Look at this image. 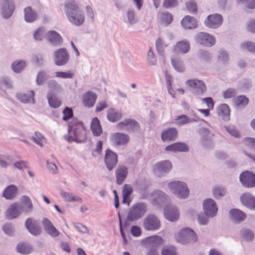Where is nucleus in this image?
Wrapping results in <instances>:
<instances>
[{"label": "nucleus", "mask_w": 255, "mask_h": 255, "mask_svg": "<svg viewBox=\"0 0 255 255\" xmlns=\"http://www.w3.org/2000/svg\"><path fill=\"white\" fill-rule=\"evenodd\" d=\"M55 76L58 78H62L64 79L66 78H72L74 76V74L73 72H72L71 71H68V72H56L55 73Z\"/></svg>", "instance_id": "56"}, {"label": "nucleus", "mask_w": 255, "mask_h": 255, "mask_svg": "<svg viewBox=\"0 0 255 255\" xmlns=\"http://www.w3.org/2000/svg\"><path fill=\"white\" fill-rule=\"evenodd\" d=\"M23 211V207L20 203L11 204L6 212V217L9 220L17 218Z\"/></svg>", "instance_id": "10"}, {"label": "nucleus", "mask_w": 255, "mask_h": 255, "mask_svg": "<svg viewBox=\"0 0 255 255\" xmlns=\"http://www.w3.org/2000/svg\"><path fill=\"white\" fill-rule=\"evenodd\" d=\"M198 56L200 59L204 60H208L211 57V55L210 53L204 50H200L198 51Z\"/></svg>", "instance_id": "63"}, {"label": "nucleus", "mask_w": 255, "mask_h": 255, "mask_svg": "<svg viewBox=\"0 0 255 255\" xmlns=\"http://www.w3.org/2000/svg\"><path fill=\"white\" fill-rule=\"evenodd\" d=\"M47 86L48 89L47 95H57L63 91L61 85L54 80H49Z\"/></svg>", "instance_id": "21"}, {"label": "nucleus", "mask_w": 255, "mask_h": 255, "mask_svg": "<svg viewBox=\"0 0 255 255\" xmlns=\"http://www.w3.org/2000/svg\"><path fill=\"white\" fill-rule=\"evenodd\" d=\"M164 214L165 218L171 222L177 221L179 217L178 210L173 205L165 207L164 210Z\"/></svg>", "instance_id": "18"}, {"label": "nucleus", "mask_w": 255, "mask_h": 255, "mask_svg": "<svg viewBox=\"0 0 255 255\" xmlns=\"http://www.w3.org/2000/svg\"><path fill=\"white\" fill-rule=\"evenodd\" d=\"M159 219L154 215H147L143 220V227L146 231H155L160 227Z\"/></svg>", "instance_id": "7"}, {"label": "nucleus", "mask_w": 255, "mask_h": 255, "mask_svg": "<svg viewBox=\"0 0 255 255\" xmlns=\"http://www.w3.org/2000/svg\"><path fill=\"white\" fill-rule=\"evenodd\" d=\"M178 2L177 0H164L163 6L165 8L174 7L178 5Z\"/></svg>", "instance_id": "61"}, {"label": "nucleus", "mask_w": 255, "mask_h": 255, "mask_svg": "<svg viewBox=\"0 0 255 255\" xmlns=\"http://www.w3.org/2000/svg\"><path fill=\"white\" fill-rule=\"evenodd\" d=\"M15 9V5L12 0H4L1 6V15L4 18L10 17Z\"/></svg>", "instance_id": "14"}, {"label": "nucleus", "mask_w": 255, "mask_h": 255, "mask_svg": "<svg viewBox=\"0 0 255 255\" xmlns=\"http://www.w3.org/2000/svg\"><path fill=\"white\" fill-rule=\"evenodd\" d=\"M85 128H68V134L65 138L69 142H83L86 139Z\"/></svg>", "instance_id": "5"}, {"label": "nucleus", "mask_w": 255, "mask_h": 255, "mask_svg": "<svg viewBox=\"0 0 255 255\" xmlns=\"http://www.w3.org/2000/svg\"><path fill=\"white\" fill-rule=\"evenodd\" d=\"M128 173V168L124 165H120L116 170L117 183L118 185L122 184L125 180Z\"/></svg>", "instance_id": "25"}, {"label": "nucleus", "mask_w": 255, "mask_h": 255, "mask_svg": "<svg viewBox=\"0 0 255 255\" xmlns=\"http://www.w3.org/2000/svg\"><path fill=\"white\" fill-rule=\"evenodd\" d=\"M42 225L44 231L47 234L52 237L58 236L59 234V232L48 219L44 218L42 220Z\"/></svg>", "instance_id": "20"}, {"label": "nucleus", "mask_w": 255, "mask_h": 255, "mask_svg": "<svg viewBox=\"0 0 255 255\" xmlns=\"http://www.w3.org/2000/svg\"><path fill=\"white\" fill-rule=\"evenodd\" d=\"M26 61L25 60L15 61L11 65L12 69L15 73H20L26 66Z\"/></svg>", "instance_id": "39"}, {"label": "nucleus", "mask_w": 255, "mask_h": 255, "mask_svg": "<svg viewBox=\"0 0 255 255\" xmlns=\"http://www.w3.org/2000/svg\"><path fill=\"white\" fill-rule=\"evenodd\" d=\"M64 9L67 18L72 24L80 26L84 23V13L75 1H67L64 5Z\"/></svg>", "instance_id": "1"}, {"label": "nucleus", "mask_w": 255, "mask_h": 255, "mask_svg": "<svg viewBox=\"0 0 255 255\" xmlns=\"http://www.w3.org/2000/svg\"><path fill=\"white\" fill-rule=\"evenodd\" d=\"M147 64L150 66H155L157 64L156 57L150 48L147 54Z\"/></svg>", "instance_id": "45"}, {"label": "nucleus", "mask_w": 255, "mask_h": 255, "mask_svg": "<svg viewBox=\"0 0 255 255\" xmlns=\"http://www.w3.org/2000/svg\"><path fill=\"white\" fill-rule=\"evenodd\" d=\"M243 186L248 188L255 187V174L250 171L243 172L240 176Z\"/></svg>", "instance_id": "12"}, {"label": "nucleus", "mask_w": 255, "mask_h": 255, "mask_svg": "<svg viewBox=\"0 0 255 255\" xmlns=\"http://www.w3.org/2000/svg\"><path fill=\"white\" fill-rule=\"evenodd\" d=\"M186 7L188 10L193 13H195L197 12V4L195 1L190 0L186 2Z\"/></svg>", "instance_id": "60"}, {"label": "nucleus", "mask_w": 255, "mask_h": 255, "mask_svg": "<svg viewBox=\"0 0 255 255\" xmlns=\"http://www.w3.org/2000/svg\"><path fill=\"white\" fill-rule=\"evenodd\" d=\"M45 36V30L43 28H39L33 34L34 39L36 40H42Z\"/></svg>", "instance_id": "57"}, {"label": "nucleus", "mask_w": 255, "mask_h": 255, "mask_svg": "<svg viewBox=\"0 0 255 255\" xmlns=\"http://www.w3.org/2000/svg\"><path fill=\"white\" fill-rule=\"evenodd\" d=\"M213 192L214 197L217 199L224 196L226 194V190L221 186H216L213 188Z\"/></svg>", "instance_id": "48"}, {"label": "nucleus", "mask_w": 255, "mask_h": 255, "mask_svg": "<svg viewBox=\"0 0 255 255\" xmlns=\"http://www.w3.org/2000/svg\"><path fill=\"white\" fill-rule=\"evenodd\" d=\"M34 93L33 91H31L28 93H18L16 94V97L19 101L24 104L31 103L34 104Z\"/></svg>", "instance_id": "29"}, {"label": "nucleus", "mask_w": 255, "mask_h": 255, "mask_svg": "<svg viewBox=\"0 0 255 255\" xmlns=\"http://www.w3.org/2000/svg\"><path fill=\"white\" fill-rule=\"evenodd\" d=\"M182 26L186 29L196 28L197 26V21L193 17L189 15L185 16L181 21Z\"/></svg>", "instance_id": "30"}, {"label": "nucleus", "mask_w": 255, "mask_h": 255, "mask_svg": "<svg viewBox=\"0 0 255 255\" xmlns=\"http://www.w3.org/2000/svg\"><path fill=\"white\" fill-rule=\"evenodd\" d=\"M17 251L22 254L27 255L32 251V248L30 245L20 243L16 247Z\"/></svg>", "instance_id": "44"}, {"label": "nucleus", "mask_w": 255, "mask_h": 255, "mask_svg": "<svg viewBox=\"0 0 255 255\" xmlns=\"http://www.w3.org/2000/svg\"><path fill=\"white\" fill-rule=\"evenodd\" d=\"M243 143L249 149L255 150V138L246 137L243 140Z\"/></svg>", "instance_id": "53"}, {"label": "nucleus", "mask_w": 255, "mask_h": 255, "mask_svg": "<svg viewBox=\"0 0 255 255\" xmlns=\"http://www.w3.org/2000/svg\"><path fill=\"white\" fill-rule=\"evenodd\" d=\"M63 117L62 119L64 121H67L70 119L73 116V111L72 109L68 107H66L63 111Z\"/></svg>", "instance_id": "62"}, {"label": "nucleus", "mask_w": 255, "mask_h": 255, "mask_svg": "<svg viewBox=\"0 0 255 255\" xmlns=\"http://www.w3.org/2000/svg\"><path fill=\"white\" fill-rule=\"evenodd\" d=\"M148 241L153 244V246H158L163 244L164 240L158 236H152L149 238Z\"/></svg>", "instance_id": "55"}, {"label": "nucleus", "mask_w": 255, "mask_h": 255, "mask_svg": "<svg viewBox=\"0 0 255 255\" xmlns=\"http://www.w3.org/2000/svg\"><path fill=\"white\" fill-rule=\"evenodd\" d=\"M32 139L35 143L41 146H42V143L45 140L43 135L40 132L37 131L35 132V134L32 136Z\"/></svg>", "instance_id": "54"}, {"label": "nucleus", "mask_w": 255, "mask_h": 255, "mask_svg": "<svg viewBox=\"0 0 255 255\" xmlns=\"http://www.w3.org/2000/svg\"><path fill=\"white\" fill-rule=\"evenodd\" d=\"M241 47L244 51L251 52H255V43L251 41H246L241 44Z\"/></svg>", "instance_id": "50"}, {"label": "nucleus", "mask_w": 255, "mask_h": 255, "mask_svg": "<svg viewBox=\"0 0 255 255\" xmlns=\"http://www.w3.org/2000/svg\"><path fill=\"white\" fill-rule=\"evenodd\" d=\"M242 238L246 241H251L254 238V234L252 231L244 229L241 231Z\"/></svg>", "instance_id": "58"}, {"label": "nucleus", "mask_w": 255, "mask_h": 255, "mask_svg": "<svg viewBox=\"0 0 255 255\" xmlns=\"http://www.w3.org/2000/svg\"><path fill=\"white\" fill-rule=\"evenodd\" d=\"M239 1L249 9L255 8V0H239Z\"/></svg>", "instance_id": "64"}, {"label": "nucleus", "mask_w": 255, "mask_h": 255, "mask_svg": "<svg viewBox=\"0 0 255 255\" xmlns=\"http://www.w3.org/2000/svg\"><path fill=\"white\" fill-rule=\"evenodd\" d=\"M172 168V164L169 160H164L156 163L155 165V171L159 174L166 173Z\"/></svg>", "instance_id": "28"}, {"label": "nucleus", "mask_w": 255, "mask_h": 255, "mask_svg": "<svg viewBox=\"0 0 255 255\" xmlns=\"http://www.w3.org/2000/svg\"><path fill=\"white\" fill-rule=\"evenodd\" d=\"M218 115L225 121L230 119V110L229 106L225 104L220 105L218 111Z\"/></svg>", "instance_id": "35"}, {"label": "nucleus", "mask_w": 255, "mask_h": 255, "mask_svg": "<svg viewBox=\"0 0 255 255\" xmlns=\"http://www.w3.org/2000/svg\"><path fill=\"white\" fill-rule=\"evenodd\" d=\"M49 78V75L44 70L40 71L36 77V84L37 85H43L46 81Z\"/></svg>", "instance_id": "40"}, {"label": "nucleus", "mask_w": 255, "mask_h": 255, "mask_svg": "<svg viewBox=\"0 0 255 255\" xmlns=\"http://www.w3.org/2000/svg\"><path fill=\"white\" fill-rule=\"evenodd\" d=\"M97 98V95L94 92L88 91L83 95V103L85 107L91 108L94 105Z\"/></svg>", "instance_id": "24"}, {"label": "nucleus", "mask_w": 255, "mask_h": 255, "mask_svg": "<svg viewBox=\"0 0 255 255\" xmlns=\"http://www.w3.org/2000/svg\"><path fill=\"white\" fill-rule=\"evenodd\" d=\"M111 140L114 145L122 146L129 142V137L128 134L117 132L112 135Z\"/></svg>", "instance_id": "17"}, {"label": "nucleus", "mask_w": 255, "mask_h": 255, "mask_svg": "<svg viewBox=\"0 0 255 255\" xmlns=\"http://www.w3.org/2000/svg\"><path fill=\"white\" fill-rule=\"evenodd\" d=\"M160 18L161 22L165 25L169 24L172 21V15L167 11L162 13Z\"/></svg>", "instance_id": "51"}, {"label": "nucleus", "mask_w": 255, "mask_h": 255, "mask_svg": "<svg viewBox=\"0 0 255 255\" xmlns=\"http://www.w3.org/2000/svg\"><path fill=\"white\" fill-rule=\"evenodd\" d=\"M24 19L27 22H33L38 17L37 13L31 7L27 6L24 9Z\"/></svg>", "instance_id": "31"}, {"label": "nucleus", "mask_w": 255, "mask_h": 255, "mask_svg": "<svg viewBox=\"0 0 255 255\" xmlns=\"http://www.w3.org/2000/svg\"><path fill=\"white\" fill-rule=\"evenodd\" d=\"M223 22L222 16L218 13L211 14L208 16L204 21L205 25L210 28H217L219 27Z\"/></svg>", "instance_id": "11"}, {"label": "nucleus", "mask_w": 255, "mask_h": 255, "mask_svg": "<svg viewBox=\"0 0 255 255\" xmlns=\"http://www.w3.org/2000/svg\"><path fill=\"white\" fill-rule=\"evenodd\" d=\"M168 187L171 192L180 198H187L189 195V189L184 182L172 181L168 183Z\"/></svg>", "instance_id": "4"}, {"label": "nucleus", "mask_w": 255, "mask_h": 255, "mask_svg": "<svg viewBox=\"0 0 255 255\" xmlns=\"http://www.w3.org/2000/svg\"><path fill=\"white\" fill-rule=\"evenodd\" d=\"M231 219L234 222L239 223L245 220L246 216L245 213L242 211L234 209L230 211Z\"/></svg>", "instance_id": "33"}, {"label": "nucleus", "mask_w": 255, "mask_h": 255, "mask_svg": "<svg viewBox=\"0 0 255 255\" xmlns=\"http://www.w3.org/2000/svg\"><path fill=\"white\" fill-rule=\"evenodd\" d=\"M208 215L206 214L205 213H201L198 215L197 220L198 223L202 225H205L207 224L208 222Z\"/></svg>", "instance_id": "59"}, {"label": "nucleus", "mask_w": 255, "mask_h": 255, "mask_svg": "<svg viewBox=\"0 0 255 255\" xmlns=\"http://www.w3.org/2000/svg\"><path fill=\"white\" fill-rule=\"evenodd\" d=\"M162 255H177L175 248L173 246H165L161 251Z\"/></svg>", "instance_id": "52"}, {"label": "nucleus", "mask_w": 255, "mask_h": 255, "mask_svg": "<svg viewBox=\"0 0 255 255\" xmlns=\"http://www.w3.org/2000/svg\"><path fill=\"white\" fill-rule=\"evenodd\" d=\"M53 55L55 64L59 66L66 65L70 58L67 50L64 48L55 50Z\"/></svg>", "instance_id": "8"}, {"label": "nucleus", "mask_w": 255, "mask_h": 255, "mask_svg": "<svg viewBox=\"0 0 255 255\" xmlns=\"http://www.w3.org/2000/svg\"><path fill=\"white\" fill-rule=\"evenodd\" d=\"M25 226L29 232L34 236H38L41 233V228L38 222L28 218L26 220Z\"/></svg>", "instance_id": "19"}, {"label": "nucleus", "mask_w": 255, "mask_h": 255, "mask_svg": "<svg viewBox=\"0 0 255 255\" xmlns=\"http://www.w3.org/2000/svg\"><path fill=\"white\" fill-rule=\"evenodd\" d=\"M122 114L114 109H110L107 112V118L110 122H116L122 118Z\"/></svg>", "instance_id": "37"}, {"label": "nucleus", "mask_w": 255, "mask_h": 255, "mask_svg": "<svg viewBox=\"0 0 255 255\" xmlns=\"http://www.w3.org/2000/svg\"><path fill=\"white\" fill-rule=\"evenodd\" d=\"M176 241L182 244L196 241L197 237L195 233L189 228H183L175 234Z\"/></svg>", "instance_id": "3"}, {"label": "nucleus", "mask_w": 255, "mask_h": 255, "mask_svg": "<svg viewBox=\"0 0 255 255\" xmlns=\"http://www.w3.org/2000/svg\"><path fill=\"white\" fill-rule=\"evenodd\" d=\"M61 197L66 201L74 202L77 201L82 203V200L81 198L75 196L73 194L69 192H62L61 193Z\"/></svg>", "instance_id": "41"}, {"label": "nucleus", "mask_w": 255, "mask_h": 255, "mask_svg": "<svg viewBox=\"0 0 255 255\" xmlns=\"http://www.w3.org/2000/svg\"><path fill=\"white\" fill-rule=\"evenodd\" d=\"M175 50L183 53H186L190 50V43L186 40L179 41L176 43Z\"/></svg>", "instance_id": "38"}, {"label": "nucleus", "mask_w": 255, "mask_h": 255, "mask_svg": "<svg viewBox=\"0 0 255 255\" xmlns=\"http://www.w3.org/2000/svg\"><path fill=\"white\" fill-rule=\"evenodd\" d=\"M46 36L48 41L52 45L57 46L62 43V36L56 31L50 30L48 31Z\"/></svg>", "instance_id": "22"}, {"label": "nucleus", "mask_w": 255, "mask_h": 255, "mask_svg": "<svg viewBox=\"0 0 255 255\" xmlns=\"http://www.w3.org/2000/svg\"><path fill=\"white\" fill-rule=\"evenodd\" d=\"M189 150L188 146L183 142H176L167 146L165 150L171 152H187Z\"/></svg>", "instance_id": "23"}, {"label": "nucleus", "mask_w": 255, "mask_h": 255, "mask_svg": "<svg viewBox=\"0 0 255 255\" xmlns=\"http://www.w3.org/2000/svg\"><path fill=\"white\" fill-rule=\"evenodd\" d=\"M235 104L239 107H245L249 103V99L245 96H239L234 99Z\"/></svg>", "instance_id": "49"}, {"label": "nucleus", "mask_w": 255, "mask_h": 255, "mask_svg": "<svg viewBox=\"0 0 255 255\" xmlns=\"http://www.w3.org/2000/svg\"><path fill=\"white\" fill-rule=\"evenodd\" d=\"M127 18L128 22L130 24H134L137 22V18L135 15L134 10L132 9H128L127 11Z\"/></svg>", "instance_id": "46"}, {"label": "nucleus", "mask_w": 255, "mask_h": 255, "mask_svg": "<svg viewBox=\"0 0 255 255\" xmlns=\"http://www.w3.org/2000/svg\"><path fill=\"white\" fill-rule=\"evenodd\" d=\"M242 204L246 207L255 210V198L250 193H244L241 197Z\"/></svg>", "instance_id": "26"}, {"label": "nucleus", "mask_w": 255, "mask_h": 255, "mask_svg": "<svg viewBox=\"0 0 255 255\" xmlns=\"http://www.w3.org/2000/svg\"><path fill=\"white\" fill-rule=\"evenodd\" d=\"M46 97L50 107L57 108L61 105V101L56 95H47Z\"/></svg>", "instance_id": "42"}, {"label": "nucleus", "mask_w": 255, "mask_h": 255, "mask_svg": "<svg viewBox=\"0 0 255 255\" xmlns=\"http://www.w3.org/2000/svg\"><path fill=\"white\" fill-rule=\"evenodd\" d=\"M203 208L204 213L209 217L215 216L218 212V208L215 201L212 199H206L203 203Z\"/></svg>", "instance_id": "13"}, {"label": "nucleus", "mask_w": 255, "mask_h": 255, "mask_svg": "<svg viewBox=\"0 0 255 255\" xmlns=\"http://www.w3.org/2000/svg\"><path fill=\"white\" fill-rule=\"evenodd\" d=\"M21 204L23 207V211L26 213L30 212L33 210V205L29 197L22 196L20 200Z\"/></svg>", "instance_id": "36"}, {"label": "nucleus", "mask_w": 255, "mask_h": 255, "mask_svg": "<svg viewBox=\"0 0 255 255\" xmlns=\"http://www.w3.org/2000/svg\"><path fill=\"white\" fill-rule=\"evenodd\" d=\"M105 163L109 170H112L118 163L117 154L110 149H107L105 156Z\"/></svg>", "instance_id": "15"}, {"label": "nucleus", "mask_w": 255, "mask_h": 255, "mask_svg": "<svg viewBox=\"0 0 255 255\" xmlns=\"http://www.w3.org/2000/svg\"><path fill=\"white\" fill-rule=\"evenodd\" d=\"M186 83L192 88V92L196 95H202L206 91V86L201 80L197 79L189 80Z\"/></svg>", "instance_id": "9"}, {"label": "nucleus", "mask_w": 255, "mask_h": 255, "mask_svg": "<svg viewBox=\"0 0 255 255\" xmlns=\"http://www.w3.org/2000/svg\"><path fill=\"white\" fill-rule=\"evenodd\" d=\"M194 38L196 43L207 47H211L216 42V39L214 36L203 32L196 34Z\"/></svg>", "instance_id": "6"}, {"label": "nucleus", "mask_w": 255, "mask_h": 255, "mask_svg": "<svg viewBox=\"0 0 255 255\" xmlns=\"http://www.w3.org/2000/svg\"><path fill=\"white\" fill-rule=\"evenodd\" d=\"M177 135L176 128H167L161 133V139L163 142L175 140Z\"/></svg>", "instance_id": "27"}, {"label": "nucleus", "mask_w": 255, "mask_h": 255, "mask_svg": "<svg viewBox=\"0 0 255 255\" xmlns=\"http://www.w3.org/2000/svg\"><path fill=\"white\" fill-rule=\"evenodd\" d=\"M151 196L152 203L155 205H161L168 200V196L161 190L153 191Z\"/></svg>", "instance_id": "16"}, {"label": "nucleus", "mask_w": 255, "mask_h": 255, "mask_svg": "<svg viewBox=\"0 0 255 255\" xmlns=\"http://www.w3.org/2000/svg\"><path fill=\"white\" fill-rule=\"evenodd\" d=\"M198 120V117L195 116L194 117L191 116H188L185 115L177 117L175 119V123L178 125H183L197 121Z\"/></svg>", "instance_id": "32"}, {"label": "nucleus", "mask_w": 255, "mask_h": 255, "mask_svg": "<svg viewBox=\"0 0 255 255\" xmlns=\"http://www.w3.org/2000/svg\"><path fill=\"white\" fill-rule=\"evenodd\" d=\"M147 210V206L144 203H138L129 208L126 218V222H134L141 218Z\"/></svg>", "instance_id": "2"}, {"label": "nucleus", "mask_w": 255, "mask_h": 255, "mask_svg": "<svg viewBox=\"0 0 255 255\" xmlns=\"http://www.w3.org/2000/svg\"><path fill=\"white\" fill-rule=\"evenodd\" d=\"M171 64L174 69L177 71L183 72L184 71L183 63L181 59L172 58Z\"/></svg>", "instance_id": "43"}, {"label": "nucleus", "mask_w": 255, "mask_h": 255, "mask_svg": "<svg viewBox=\"0 0 255 255\" xmlns=\"http://www.w3.org/2000/svg\"><path fill=\"white\" fill-rule=\"evenodd\" d=\"M118 125L121 126H128L130 128H137L139 127V124L132 119H127L119 123Z\"/></svg>", "instance_id": "47"}, {"label": "nucleus", "mask_w": 255, "mask_h": 255, "mask_svg": "<svg viewBox=\"0 0 255 255\" xmlns=\"http://www.w3.org/2000/svg\"><path fill=\"white\" fill-rule=\"evenodd\" d=\"M17 194V188L14 185L8 186L3 191V196L6 199L14 198Z\"/></svg>", "instance_id": "34"}]
</instances>
